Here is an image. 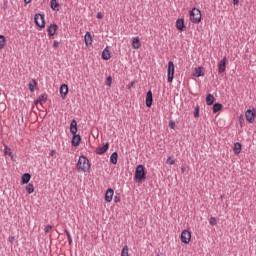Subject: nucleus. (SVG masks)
Returning a JSON list of instances; mask_svg holds the SVG:
<instances>
[{"instance_id": "31", "label": "nucleus", "mask_w": 256, "mask_h": 256, "mask_svg": "<svg viewBox=\"0 0 256 256\" xmlns=\"http://www.w3.org/2000/svg\"><path fill=\"white\" fill-rule=\"evenodd\" d=\"M26 192L28 193V195H31L32 193L35 192V186L32 183H29L26 186Z\"/></svg>"}, {"instance_id": "41", "label": "nucleus", "mask_w": 256, "mask_h": 256, "mask_svg": "<svg viewBox=\"0 0 256 256\" xmlns=\"http://www.w3.org/2000/svg\"><path fill=\"white\" fill-rule=\"evenodd\" d=\"M51 229H53L52 225H47L44 229L45 233H49V231H51Z\"/></svg>"}, {"instance_id": "8", "label": "nucleus", "mask_w": 256, "mask_h": 256, "mask_svg": "<svg viewBox=\"0 0 256 256\" xmlns=\"http://www.w3.org/2000/svg\"><path fill=\"white\" fill-rule=\"evenodd\" d=\"M57 31H59V25H57L56 23L50 24L47 28L48 37H54Z\"/></svg>"}, {"instance_id": "28", "label": "nucleus", "mask_w": 256, "mask_h": 256, "mask_svg": "<svg viewBox=\"0 0 256 256\" xmlns=\"http://www.w3.org/2000/svg\"><path fill=\"white\" fill-rule=\"evenodd\" d=\"M213 107H212V111L213 113H219V111H221V109H223V104L219 103V102H216L214 104H212Z\"/></svg>"}, {"instance_id": "9", "label": "nucleus", "mask_w": 256, "mask_h": 256, "mask_svg": "<svg viewBox=\"0 0 256 256\" xmlns=\"http://www.w3.org/2000/svg\"><path fill=\"white\" fill-rule=\"evenodd\" d=\"M59 93L62 99H67V95H69V86L67 84H61Z\"/></svg>"}, {"instance_id": "50", "label": "nucleus", "mask_w": 256, "mask_h": 256, "mask_svg": "<svg viewBox=\"0 0 256 256\" xmlns=\"http://www.w3.org/2000/svg\"><path fill=\"white\" fill-rule=\"evenodd\" d=\"M7 153H11V150H7Z\"/></svg>"}, {"instance_id": "11", "label": "nucleus", "mask_w": 256, "mask_h": 256, "mask_svg": "<svg viewBox=\"0 0 256 256\" xmlns=\"http://www.w3.org/2000/svg\"><path fill=\"white\" fill-rule=\"evenodd\" d=\"M81 135L79 134H72V138H71V145L72 147H79V145H81Z\"/></svg>"}, {"instance_id": "43", "label": "nucleus", "mask_w": 256, "mask_h": 256, "mask_svg": "<svg viewBox=\"0 0 256 256\" xmlns=\"http://www.w3.org/2000/svg\"><path fill=\"white\" fill-rule=\"evenodd\" d=\"M50 157H55V155H57V150H52L50 153H49Z\"/></svg>"}, {"instance_id": "24", "label": "nucleus", "mask_w": 256, "mask_h": 256, "mask_svg": "<svg viewBox=\"0 0 256 256\" xmlns=\"http://www.w3.org/2000/svg\"><path fill=\"white\" fill-rule=\"evenodd\" d=\"M243 149V145H241V142H235L233 146V151L235 155H239Z\"/></svg>"}, {"instance_id": "40", "label": "nucleus", "mask_w": 256, "mask_h": 256, "mask_svg": "<svg viewBox=\"0 0 256 256\" xmlns=\"http://www.w3.org/2000/svg\"><path fill=\"white\" fill-rule=\"evenodd\" d=\"M239 123H240V127H243V125H245V118H243V115L239 117Z\"/></svg>"}, {"instance_id": "1", "label": "nucleus", "mask_w": 256, "mask_h": 256, "mask_svg": "<svg viewBox=\"0 0 256 256\" xmlns=\"http://www.w3.org/2000/svg\"><path fill=\"white\" fill-rule=\"evenodd\" d=\"M147 180V170L143 164L136 167L134 172V181L136 183H144Z\"/></svg>"}, {"instance_id": "22", "label": "nucleus", "mask_w": 256, "mask_h": 256, "mask_svg": "<svg viewBox=\"0 0 256 256\" xmlns=\"http://www.w3.org/2000/svg\"><path fill=\"white\" fill-rule=\"evenodd\" d=\"M31 181V174L29 173H24L21 176V185H27Z\"/></svg>"}, {"instance_id": "36", "label": "nucleus", "mask_w": 256, "mask_h": 256, "mask_svg": "<svg viewBox=\"0 0 256 256\" xmlns=\"http://www.w3.org/2000/svg\"><path fill=\"white\" fill-rule=\"evenodd\" d=\"M112 84H113V77L108 76V77L106 78V85H107L108 87H111Z\"/></svg>"}, {"instance_id": "51", "label": "nucleus", "mask_w": 256, "mask_h": 256, "mask_svg": "<svg viewBox=\"0 0 256 256\" xmlns=\"http://www.w3.org/2000/svg\"><path fill=\"white\" fill-rule=\"evenodd\" d=\"M157 256H163V255L158 254Z\"/></svg>"}, {"instance_id": "6", "label": "nucleus", "mask_w": 256, "mask_h": 256, "mask_svg": "<svg viewBox=\"0 0 256 256\" xmlns=\"http://www.w3.org/2000/svg\"><path fill=\"white\" fill-rule=\"evenodd\" d=\"M245 117H246V121L248 123H255V119H256V109H248L245 112Z\"/></svg>"}, {"instance_id": "19", "label": "nucleus", "mask_w": 256, "mask_h": 256, "mask_svg": "<svg viewBox=\"0 0 256 256\" xmlns=\"http://www.w3.org/2000/svg\"><path fill=\"white\" fill-rule=\"evenodd\" d=\"M50 8L52 9V11H55L57 13L61 8V4H59L57 0H51Z\"/></svg>"}, {"instance_id": "12", "label": "nucleus", "mask_w": 256, "mask_h": 256, "mask_svg": "<svg viewBox=\"0 0 256 256\" xmlns=\"http://www.w3.org/2000/svg\"><path fill=\"white\" fill-rule=\"evenodd\" d=\"M176 29L177 31L183 32L187 29V26L185 25V19L178 18L176 20Z\"/></svg>"}, {"instance_id": "17", "label": "nucleus", "mask_w": 256, "mask_h": 256, "mask_svg": "<svg viewBox=\"0 0 256 256\" xmlns=\"http://www.w3.org/2000/svg\"><path fill=\"white\" fill-rule=\"evenodd\" d=\"M193 76L194 77H205V72H204L203 66H199V67L195 68Z\"/></svg>"}, {"instance_id": "4", "label": "nucleus", "mask_w": 256, "mask_h": 256, "mask_svg": "<svg viewBox=\"0 0 256 256\" xmlns=\"http://www.w3.org/2000/svg\"><path fill=\"white\" fill-rule=\"evenodd\" d=\"M34 23L36 27H39L40 29H45V25H47V22L45 21V14H41V13L35 14Z\"/></svg>"}, {"instance_id": "15", "label": "nucleus", "mask_w": 256, "mask_h": 256, "mask_svg": "<svg viewBox=\"0 0 256 256\" xmlns=\"http://www.w3.org/2000/svg\"><path fill=\"white\" fill-rule=\"evenodd\" d=\"M109 151V142L103 144V146H99L96 148V154L97 155H105Z\"/></svg>"}, {"instance_id": "38", "label": "nucleus", "mask_w": 256, "mask_h": 256, "mask_svg": "<svg viewBox=\"0 0 256 256\" xmlns=\"http://www.w3.org/2000/svg\"><path fill=\"white\" fill-rule=\"evenodd\" d=\"M209 223H210V225H212L213 227H215V225H217V218H215V217H210Z\"/></svg>"}, {"instance_id": "29", "label": "nucleus", "mask_w": 256, "mask_h": 256, "mask_svg": "<svg viewBox=\"0 0 256 256\" xmlns=\"http://www.w3.org/2000/svg\"><path fill=\"white\" fill-rule=\"evenodd\" d=\"M7 151H11V149L9 148V146L5 145L4 155H8V157H11L12 161H15V155H13V152L7 153Z\"/></svg>"}, {"instance_id": "42", "label": "nucleus", "mask_w": 256, "mask_h": 256, "mask_svg": "<svg viewBox=\"0 0 256 256\" xmlns=\"http://www.w3.org/2000/svg\"><path fill=\"white\" fill-rule=\"evenodd\" d=\"M169 127H170V129H175V121L170 120L169 121Z\"/></svg>"}, {"instance_id": "33", "label": "nucleus", "mask_w": 256, "mask_h": 256, "mask_svg": "<svg viewBox=\"0 0 256 256\" xmlns=\"http://www.w3.org/2000/svg\"><path fill=\"white\" fill-rule=\"evenodd\" d=\"M64 233L66 234L69 245H72L73 244V238L71 237V233H69V230H67V229L64 230Z\"/></svg>"}, {"instance_id": "26", "label": "nucleus", "mask_w": 256, "mask_h": 256, "mask_svg": "<svg viewBox=\"0 0 256 256\" xmlns=\"http://www.w3.org/2000/svg\"><path fill=\"white\" fill-rule=\"evenodd\" d=\"M132 47H133V49L141 48V39H139V37H134L132 39Z\"/></svg>"}, {"instance_id": "3", "label": "nucleus", "mask_w": 256, "mask_h": 256, "mask_svg": "<svg viewBox=\"0 0 256 256\" xmlns=\"http://www.w3.org/2000/svg\"><path fill=\"white\" fill-rule=\"evenodd\" d=\"M190 15V21L192 23H195L198 25V23H201L202 16H201V10L197 7H193L192 10L189 11Z\"/></svg>"}, {"instance_id": "44", "label": "nucleus", "mask_w": 256, "mask_h": 256, "mask_svg": "<svg viewBox=\"0 0 256 256\" xmlns=\"http://www.w3.org/2000/svg\"><path fill=\"white\" fill-rule=\"evenodd\" d=\"M53 47H54L55 49H57V47H59V41L55 40V41L53 42Z\"/></svg>"}, {"instance_id": "23", "label": "nucleus", "mask_w": 256, "mask_h": 256, "mask_svg": "<svg viewBox=\"0 0 256 256\" xmlns=\"http://www.w3.org/2000/svg\"><path fill=\"white\" fill-rule=\"evenodd\" d=\"M84 41L87 46L93 45V36H91V32H86L84 36Z\"/></svg>"}, {"instance_id": "7", "label": "nucleus", "mask_w": 256, "mask_h": 256, "mask_svg": "<svg viewBox=\"0 0 256 256\" xmlns=\"http://www.w3.org/2000/svg\"><path fill=\"white\" fill-rule=\"evenodd\" d=\"M181 242L184 243L185 245H189L191 242V231L189 230H183L181 235H180Z\"/></svg>"}, {"instance_id": "46", "label": "nucleus", "mask_w": 256, "mask_h": 256, "mask_svg": "<svg viewBox=\"0 0 256 256\" xmlns=\"http://www.w3.org/2000/svg\"><path fill=\"white\" fill-rule=\"evenodd\" d=\"M233 6L239 7V0H233Z\"/></svg>"}, {"instance_id": "45", "label": "nucleus", "mask_w": 256, "mask_h": 256, "mask_svg": "<svg viewBox=\"0 0 256 256\" xmlns=\"http://www.w3.org/2000/svg\"><path fill=\"white\" fill-rule=\"evenodd\" d=\"M8 241H9L10 243H14V241H15V236H9Z\"/></svg>"}, {"instance_id": "13", "label": "nucleus", "mask_w": 256, "mask_h": 256, "mask_svg": "<svg viewBox=\"0 0 256 256\" xmlns=\"http://www.w3.org/2000/svg\"><path fill=\"white\" fill-rule=\"evenodd\" d=\"M146 107H148V109H151V107H153V92L151 90H149L146 93Z\"/></svg>"}, {"instance_id": "34", "label": "nucleus", "mask_w": 256, "mask_h": 256, "mask_svg": "<svg viewBox=\"0 0 256 256\" xmlns=\"http://www.w3.org/2000/svg\"><path fill=\"white\" fill-rule=\"evenodd\" d=\"M121 256H129V247L127 245L122 248Z\"/></svg>"}, {"instance_id": "37", "label": "nucleus", "mask_w": 256, "mask_h": 256, "mask_svg": "<svg viewBox=\"0 0 256 256\" xmlns=\"http://www.w3.org/2000/svg\"><path fill=\"white\" fill-rule=\"evenodd\" d=\"M114 203H121V194L120 193H117L114 196Z\"/></svg>"}, {"instance_id": "30", "label": "nucleus", "mask_w": 256, "mask_h": 256, "mask_svg": "<svg viewBox=\"0 0 256 256\" xmlns=\"http://www.w3.org/2000/svg\"><path fill=\"white\" fill-rule=\"evenodd\" d=\"M5 45H7V38L0 34V49H5Z\"/></svg>"}, {"instance_id": "20", "label": "nucleus", "mask_w": 256, "mask_h": 256, "mask_svg": "<svg viewBox=\"0 0 256 256\" xmlns=\"http://www.w3.org/2000/svg\"><path fill=\"white\" fill-rule=\"evenodd\" d=\"M215 104V96H213V94L208 93L206 95V105H208V107H211V105Z\"/></svg>"}, {"instance_id": "35", "label": "nucleus", "mask_w": 256, "mask_h": 256, "mask_svg": "<svg viewBox=\"0 0 256 256\" xmlns=\"http://www.w3.org/2000/svg\"><path fill=\"white\" fill-rule=\"evenodd\" d=\"M137 84V80H133L132 82H130L127 86L126 89H133V87H135V85Z\"/></svg>"}, {"instance_id": "2", "label": "nucleus", "mask_w": 256, "mask_h": 256, "mask_svg": "<svg viewBox=\"0 0 256 256\" xmlns=\"http://www.w3.org/2000/svg\"><path fill=\"white\" fill-rule=\"evenodd\" d=\"M78 171H83V173H90L91 162L86 156L81 155L76 165Z\"/></svg>"}, {"instance_id": "25", "label": "nucleus", "mask_w": 256, "mask_h": 256, "mask_svg": "<svg viewBox=\"0 0 256 256\" xmlns=\"http://www.w3.org/2000/svg\"><path fill=\"white\" fill-rule=\"evenodd\" d=\"M118 161H119V153L113 152L110 156V163L112 165H117Z\"/></svg>"}, {"instance_id": "48", "label": "nucleus", "mask_w": 256, "mask_h": 256, "mask_svg": "<svg viewBox=\"0 0 256 256\" xmlns=\"http://www.w3.org/2000/svg\"><path fill=\"white\" fill-rule=\"evenodd\" d=\"M33 0H24V3L26 4V5H29V3H31Z\"/></svg>"}, {"instance_id": "5", "label": "nucleus", "mask_w": 256, "mask_h": 256, "mask_svg": "<svg viewBox=\"0 0 256 256\" xmlns=\"http://www.w3.org/2000/svg\"><path fill=\"white\" fill-rule=\"evenodd\" d=\"M173 79H175V64L173 61H169L167 68V82L173 83Z\"/></svg>"}, {"instance_id": "27", "label": "nucleus", "mask_w": 256, "mask_h": 256, "mask_svg": "<svg viewBox=\"0 0 256 256\" xmlns=\"http://www.w3.org/2000/svg\"><path fill=\"white\" fill-rule=\"evenodd\" d=\"M28 88H29L30 93H34V92H35V89L37 88V80L32 79V80L29 82V84H28Z\"/></svg>"}, {"instance_id": "32", "label": "nucleus", "mask_w": 256, "mask_h": 256, "mask_svg": "<svg viewBox=\"0 0 256 256\" xmlns=\"http://www.w3.org/2000/svg\"><path fill=\"white\" fill-rule=\"evenodd\" d=\"M200 111H201V107L199 106V104H197L194 108V117H195V119H199Z\"/></svg>"}, {"instance_id": "21", "label": "nucleus", "mask_w": 256, "mask_h": 256, "mask_svg": "<svg viewBox=\"0 0 256 256\" xmlns=\"http://www.w3.org/2000/svg\"><path fill=\"white\" fill-rule=\"evenodd\" d=\"M102 59L104 61H109V59H111V51H109V47H106L103 51H102Z\"/></svg>"}, {"instance_id": "10", "label": "nucleus", "mask_w": 256, "mask_h": 256, "mask_svg": "<svg viewBox=\"0 0 256 256\" xmlns=\"http://www.w3.org/2000/svg\"><path fill=\"white\" fill-rule=\"evenodd\" d=\"M226 70H227V57L224 56V58L218 62V72L221 74V73H225Z\"/></svg>"}, {"instance_id": "49", "label": "nucleus", "mask_w": 256, "mask_h": 256, "mask_svg": "<svg viewBox=\"0 0 256 256\" xmlns=\"http://www.w3.org/2000/svg\"><path fill=\"white\" fill-rule=\"evenodd\" d=\"M181 172H182V173H185V167H182V168H181Z\"/></svg>"}, {"instance_id": "47", "label": "nucleus", "mask_w": 256, "mask_h": 256, "mask_svg": "<svg viewBox=\"0 0 256 256\" xmlns=\"http://www.w3.org/2000/svg\"><path fill=\"white\" fill-rule=\"evenodd\" d=\"M96 17H97V19H103V13L98 12Z\"/></svg>"}, {"instance_id": "39", "label": "nucleus", "mask_w": 256, "mask_h": 256, "mask_svg": "<svg viewBox=\"0 0 256 256\" xmlns=\"http://www.w3.org/2000/svg\"><path fill=\"white\" fill-rule=\"evenodd\" d=\"M166 163L167 165H175V160L172 157H168Z\"/></svg>"}, {"instance_id": "16", "label": "nucleus", "mask_w": 256, "mask_h": 256, "mask_svg": "<svg viewBox=\"0 0 256 256\" xmlns=\"http://www.w3.org/2000/svg\"><path fill=\"white\" fill-rule=\"evenodd\" d=\"M47 94L44 93L42 95H40L35 101H34V105H43V103H47Z\"/></svg>"}, {"instance_id": "18", "label": "nucleus", "mask_w": 256, "mask_h": 256, "mask_svg": "<svg viewBox=\"0 0 256 256\" xmlns=\"http://www.w3.org/2000/svg\"><path fill=\"white\" fill-rule=\"evenodd\" d=\"M79 131V127L77 126V120L72 119L70 123V133L71 135L76 134Z\"/></svg>"}, {"instance_id": "14", "label": "nucleus", "mask_w": 256, "mask_h": 256, "mask_svg": "<svg viewBox=\"0 0 256 256\" xmlns=\"http://www.w3.org/2000/svg\"><path fill=\"white\" fill-rule=\"evenodd\" d=\"M113 195H115V190H113V188H108L104 197L106 203H111V201H113Z\"/></svg>"}]
</instances>
